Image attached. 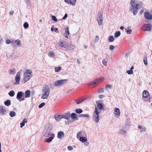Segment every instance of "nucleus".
<instances>
[{"label": "nucleus", "instance_id": "obj_26", "mask_svg": "<svg viewBox=\"0 0 152 152\" xmlns=\"http://www.w3.org/2000/svg\"><path fill=\"white\" fill-rule=\"evenodd\" d=\"M121 34V32L119 31H117L114 34V37H118Z\"/></svg>", "mask_w": 152, "mask_h": 152}, {"label": "nucleus", "instance_id": "obj_61", "mask_svg": "<svg viewBox=\"0 0 152 152\" xmlns=\"http://www.w3.org/2000/svg\"><path fill=\"white\" fill-rule=\"evenodd\" d=\"M120 28L121 30H123L124 28V27L123 26H121L120 27Z\"/></svg>", "mask_w": 152, "mask_h": 152}, {"label": "nucleus", "instance_id": "obj_58", "mask_svg": "<svg viewBox=\"0 0 152 152\" xmlns=\"http://www.w3.org/2000/svg\"><path fill=\"white\" fill-rule=\"evenodd\" d=\"M58 29L57 28H55V29H54V31L55 32H56V33L58 32Z\"/></svg>", "mask_w": 152, "mask_h": 152}, {"label": "nucleus", "instance_id": "obj_3", "mask_svg": "<svg viewBox=\"0 0 152 152\" xmlns=\"http://www.w3.org/2000/svg\"><path fill=\"white\" fill-rule=\"evenodd\" d=\"M32 74V72L31 70L29 69H27L24 73L23 78V80L25 82H26L31 78Z\"/></svg>", "mask_w": 152, "mask_h": 152}, {"label": "nucleus", "instance_id": "obj_6", "mask_svg": "<svg viewBox=\"0 0 152 152\" xmlns=\"http://www.w3.org/2000/svg\"><path fill=\"white\" fill-rule=\"evenodd\" d=\"M151 24H145L142 27V28L144 31H151Z\"/></svg>", "mask_w": 152, "mask_h": 152}, {"label": "nucleus", "instance_id": "obj_7", "mask_svg": "<svg viewBox=\"0 0 152 152\" xmlns=\"http://www.w3.org/2000/svg\"><path fill=\"white\" fill-rule=\"evenodd\" d=\"M102 14L101 12H98V18H97V21L99 25L102 24Z\"/></svg>", "mask_w": 152, "mask_h": 152}, {"label": "nucleus", "instance_id": "obj_28", "mask_svg": "<svg viewBox=\"0 0 152 152\" xmlns=\"http://www.w3.org/2000/svg\"><path fill=\"white\" fill-rule=\"evenodd\" d=\"M4 104L7 106H9L10 104V100H7L5 102Z\"/></svg>", "mask_w": 152, "mask_h": 152}, {"label": "nucleus", "instance_id": "obj_59", "mask_svg": "<svg viewBox=\"0 0 152 152\" xmlns=\"http://www.w3.org/2000/svg\"><path fill=\"white\" fill-rule=\"evenodd\" d=\"M14 13V12L13 11H12L10 12V14L11 15H12Z\"/></svg>", "mask_w": 152, "mask_h": 152}, {"label": "nucleus", "instance_id": "obj_55", "mask_svg": "<svg viewBox=\"0 0 152 152\" xmlns=\"http://www.w3.org/2000/svg\"><path fill=\"white\" fill-rule=\"evenodd\" d=\"M67 15L66 14L64 16L63 18L62 19H65L67 18Z\"/></svg>", "mask_w": 152, "mask_h": 152}, {"label": "nucleus", "instance_id": "obj_21", "mask_svg": "<svg viewBox=\"0 0 152 152\" xmlns=\"http://www.w3.org/2000/svg\"><path fill=\"white\" fill-rule=\"evenodd\" d=\"M30 96V91L29 90H26L25 92V98H28Z\"/></svg>", "mask_w": 152, "mask_h": 152}, {"label": "nucleus", "instance_id": "obj_52", "mask_svg": "<svg viewBox=\"0 0 152 152\" xmlns=\"http://www.w3.org/2000/svg\"><path fill=\"white\" fill-rule=\"evenodd\" d=\"M14 70H15L14 69H13L11 70L10 71V74H14L15 73V72H15Z\"/></svg>", "mask_w": 152, "mask_h": 152}, {"label": "nucleus", "instance_id": "obj_4", "mask_svg": "<svg viewBox=\"0 0 152 152\" xmlns=\"http://www.w3.org/2000/svg\"><path fill=\"white\" fill-rule=\"evenodd\" d=\"M100 112L97 109V107L95 108V111L94 113L93 119L96 123L99 122V113Z\"/></svg>", "mask_w": 152, "mask_h": 152}, {"label": "nucleus", "instance_id": "obj_53", "mask_svg": "<svg viewBox=\"0 0 152 152\" xmlns=\"http://www.w3.org/2000/svg\"><path fill=\"white\" fill-rule=\"evenodd\" d=\"M25 123H24L23 122H21L20 124V127L21 128H22L23 126H24V125H25Z\"/></svg>", "mask_w": 152, "mask_h": 152}, {"label": "nucleus", "instance_id": "obj_38", "mask_svg": "<svg viewBox=\"0 0 152 152\" xmlns=\"http://www.w3.org/2000/svg\"><path fill=\"white\" fill-rule=\"evenodd\" d=\"M54 52L52 51H50L49 52V54L51 56L54 57L55 54H53Z\"/></svg>", "mask_w": 152, "mask_h": 152}, {"label": "nucleus", "instance_id": "obj_8", "mask_svg": "<svg viewBox=\"0 0 152 152\" xmlns=\"http://www.w3.org/2000/svg\"><path fill=\"white\" fill-rule=\"evenodd\" d=\"M20 72H18L16 75V76L15 78V83H14V84H18L20 80Z\"/></svg>", "mask_w": 152, "mask_h": 152}, {"label": "nucleus", "instance_id": "obj_40", "mask_svg": "<svg viewBox=\"0 0 152 152\" xmlns=\"http://www.w3.org/2000/svg\"><path fill=\"white\" fill-rule=\"evenodd\" d=\"M59 45L61 47H63L64 46V42H59Z\"/></svg>", "mask_w": 152, "mask_h": 152}, {"label": "nucleus", "instance_id": "obj_11", "mask_svg": "<svg viewBox=\"0 0 152 152\" xmlns=\"http://www.w3.org/2000/svg\"><path fill=\"white\" fill-rule=\"evenodd\" d=\"M114 113L116 115V117H118L120 114L119 109L117 107H115L114 111Z\"/></svg>", "mask_w": 152, "mask_h": 152}, {"label": "nucleus", "instance_id": "obj_39", "mask_svg": "<svg viewBox=\"0 0 152 152\" xmlns=\"http://www.w3.org/2000/svg\"><path fill=\"white\" fill-rule=\"evenodd\" d=\"M112 87V86L111 85L108 84L106 86L105 88L106 89H107L108 88H111Z\"/></svg>", "mask_w": 152, "mask_h": 152}, {"label": "nucleus", "instance_id": "obj_30", "mask_svg": "<svg viewBox=\"0 0 152 152\" xmlns=\"http://www.w3.org/2000/svg\"><path fill=\"white\" fill-rule=\"evenodd\" d=\"M15 93L13 91H11L9 93V96L11 97L15 95Z\"/></svg>", "mask_w": 152, "mask_h": 152}, {"label": "nucleus", "instance_id": "obj_20", "mask_svg": "<svg viewBox=\"0 0 152 152\" xmlns=\"http://www.w3.org/2000/svg\"><path fill=\"white\" fill-rule=\"evenodd\" d=\"M104 78L103 77H100L96 79V81L99 84L103 81Z\"/></svg>", "mask_w": 152, "mask_h": 152}, {"label": "nucleus", "instance_id": "obj_25", "mask_svg": "<svg viewBox=\"0 0 152 152\" xmlns=\"http://www.w3.org/2000/svg\"><path fill=\"white\" fill-rule=\"evenodd\" d=\"M80 140L82 142H85L87 141V139L85 137H80Z\"/></svg>", "mask_w": 152, "mask_h": 152}, {"label": "nucleus", "instance_id": "obj_23", "mask_svg": "<svg viewBox=\"0 0 152 152\" xmlns=\"http://www.w3.org/2000/svg\"><path fill=\"white\" fill-rule=\"evenodd\" d=\"M55 118L57 121H59L62 118V115H56L55 116Z\"/></svg>", "mask_w": 152, "mask_h": 152}, {"label": "nucleus", "instance_id": "obj_19", "mask_svg": "<svg viewBox=\"0 0 152 152\" xmlns=\"http://www.w3.org/2000/svg\"><path fill=\"white\" fill-rule=\"evenodd\" d=\"M149 96V93L146 91H144L142 93V97L147 98Z\"/></svg>", "mask_w": 152, "mask_h": 152}, {"label": "nucleus", "instance_id": "obj_43", "mask_svg": "<svg viewBox=\"0 0 152 152\" xmlns=\"http://www.w3.org/2000/svg\"><path fill=\"white\" fill-rule=\"evenodd\" d=\"M81 116L84 117H89V116L88 115L86 114H82L80 115Z\"/></svg>", "mask_w": 152, "mask_h": 152}, {"label": "nucleus", "instance_id": "obj_22", "mask_svg": "<svg viewBox=\"0 0 152 152\" xmlns=\"http://www.w3.org/2000/svg\"><path fill=\"white\" fill-rule=\"evenodd\" d=\"M23 96V93L21 91L17 93L16 98L18 99H20Z\"/></svg>", "mask_w": 152, "mask_h": 152}, {"label": "nucleus", "instance_id": "obj_44", "mask_svg": "<svg viewBox=\"0 0 152 152\" xmlns=\"http://www.w3.org/2000/svg\"><path fill=\"white\" fill-rule=\"evenodd\" d=\"M45 105V103L44 102L40 104L39 106V107L41 108L42 107Z\"/></svg>", "mask_w": 152, "mask_h": 152}, {"label": "nucleus", "instance_id": "obj_32", "mask_svg": "<svg viewBox=\"0 0 152 152\" xmlns=\"http://www.w3.org/2000/svg\"><path fill=\"white\" fill-rule=\"evenodd\" d=\"M77 115L75 113H72L71 115V117L74 119H75L77 117Z\"/></svg>", "mask_w": 152, "mask_h": 152}, {"label": "nucleus", "instance_id": "obj_31", "mask_svg": "<svg viewBox=\"0 0 152 152\" xmlns=\"http://www.w3.org/2000/svg\"><path fill=\"white\" fill-rule=\"evenodd\" d=\"M10 115L11 117H13L15 115L16 113L14 111H12L10 113Z\"/></svg>", "mask_w": 152, "mask_h": 152}, {"label": "nucleus", "instance_id": "obj_60", "mask_svg": "<svg viewBox=\"0 0 152 152\" xmlns=\"http://www.w3.org/2000/svg\"><path fill=\"white\" fill-rule=\"evenodd\" d=\"M96 40H98L99 39V37L98 36H96L95 38Z\"/></svg>", "mask_w": 152, "mask_h": 152}, {"label": "nucleus", "instance_id": "obj_54", "mask_svg": "<svg viewBox=\"0 0 152 152\" xmlns=\"http://www.w3.org/2000/svg\"><path fill=\"white\" fill-rule=\"evenodd\" d=\"M23 122L25 124L27 122V119L26 118H24L23 120Z\"/></svg>", "mask_w": 152, "mask_h": 152}, {"label": "nucleus", "instance_id": "obj_14", "mask_svg": "<svg viewBox=\"0 0 152 152\" xmlns=\"http://www.w3.org/2000/svg\"><path fill=\"white\" fill-rule=\"evenodd\" d=\"M65 1L66 3L72 5H74L76 2V0H65Z\"/></svg>", "mask_w": 152, "mask_h": 152}, {"label": "nucleus", "instance_id": "obj_51", "mask_svg": "<svg viewBox=\"0 0 152 152\" xmlns=\"http://www.w3.org/2000/svg\"><path fill=\"white\" fill-rule=\"evenodd\" d=\"M132 31V30L131 29H129V30H127L126 31V33L127 34H130L131 33Z\"/></svg>", "mask_w": 152, "mask_h": 152}, {"label": "nucleus", "instance_id": "obj_42", "mask_svg": "<svg viewBox=\"0 0 152 152\" xmlns=\"http://www.w3.org/2000/svg\"><path fill=\"white\" fill-rule=\"evenodd\" d=\"M23 27L25 28H28V23L27 22L25 23L23 25Z\"/></svg>", "mask_w": 152, "mask_h": 152}, {"label": "nucleus", "instance_id": "obj_1", "mask_svg": "<svg viewBox=\"0 0 152 152\" xmlns=\"http://www.w3.org/2000/svg\"><path fill=\"white\" fill-rule=\"evenodd\" d=\"M130 4L132 7L130 8V10L133 13L134 15L137 13V10L140 9L142 7V3L140 1H135V0H131Z\"/></svg>", "mask_w": 152, "mask_h": 152}, {"label": "nucleus", "instance_id": "obj_57", "mask_svg": "<svg viewBox=\"0 0 152 152\" xmlns=\"http://www.w3.org/2000/svg\"><path fill=\"white\" fill-rule=\"evenodd\" d=\"M144 12V11L143 10H141L140 12V15L142 14V13H143Z\"/></svg>", "mask_w": 152, "mask_h": 152}, {"label": "nucleus", "instance_id": "obj_48", "mask_svg": "<svg viewBox=\"0 0 152 152\" xmlns=\"http://www.w3.org/2000/svg\"><path fill=\"white\" fill-rule=\"evenodd\" d=\"M81 132H79L77 134V138H80V137L81 136Z\"/></svg>", "mask_w": 152, "mask_h": 152}, {"label": "nucleus", "instance_id": "obj_45", "mask_svg": "<svg viewBox=\"0 0 152 152\" xmlns=\"http://www.w3.org/2000/svg\"><path fill=\"white\" fill-rule=\"evenodd\" d=\"M104 88H101L98 91V92L99 93H101L102 92H104Z\"/></svg>", "mask_w": 152, "mask_h": 152}, {"label": "nucleus", "instance_id": "obj_27", "mask_svg": "<svg viewBox=\"0 0 152 152\" xmlns=\"http://www.w3.org/2000/svg\"><path fill=\"white\" fill-rule=\"evenodd\" d=\"M143 61L144 64L145 65H147L148 64L147 61V57L146 56L144 57L143 58Z\"/></svg>", "mask_w": 152, "mask_h": 152}, {"label": "nucleus", "instance_id": "obj_62", "mask_svg": "<svg viewBox=\"0 0 152 152\" xmlns=\"http://www.w3.org/2000/svg\"><path fill=\"white\" fill-rule=\"evenodd\" d=\"M54 28L53 27H52L51 28V30L53 31L54 30Z\"/></svg>", "mask_w": 152, "mask_h": 152}, {"label": "nucleus", "instance_id": "obj_16", "mask_svg": "<svg viewBox=\"0 0 152 152\" xmlns=\"http://www.w3.org/2000/svg\"><path fill=\"white\" fill-rule=\"evenodd\" d=\"M6 112V110L2 106H0V113L2 115L5 114Z\"/></svg>", "mask_w": 152, "mask_h": 152}, {"label": "nucleus", "instance_id": "obj_47", "mask_svg": "<svg viewBox=\"0 0 152 152\" xmlns=\"http://www.w3.org/2000/svg\"><path fill=\"white\" fill-rule=\"evenodd\" d=\"M115 47L113 45H110L109 46V49L111 50H113L114 49Z\"/></svg>", "mask_w": 152, "mask_h": 152}, {"label": "nucleus", "instance_id": "obj_13", "mask_svg": "<svg viewBox=\"0 0 152 152\" xmlns=\"http://www.w3.org/2000/svg\"><path fill=\"white\" fill-rule=\"evenodd\" d=\"M98 85V84L96 82V80L92 82H91L89 84V85L91 87H93L94 86H96Z\"/></svg>", "mask_w": 152, "mask_h": 152}, {"label": "nucleus", "instance_id": "obj_37", "mask_svg": "<svg viewBox=\"0 0 152 152\" xmlns=\"http://www.w3.org/2000/svg\"><path fill=\"white\" fill-rule=\"evenodd\" d=\"M16 43L18 46H20V41L18 39H17L15 41Z\"/></svg>", "mask_w": 152, "mask_h": 152}, {"label": "nucleus", "instance_id": "obj_36", "mask_svg": "<svg viewBox=\"0 0 152 152\" xmlns=\"http://www.w3.org/2000/svg\"><path fill=\"white\" fill-rule=\"evenodd\" d=\"M126 72L129 75L133 74V71L132 70H128L126 71Z\"/></svg>", "mask_w": 152, "mask_h": 152}, {"label": "nucleus", "instance_id": "obj_24", "mask_svg": "<svg viewBox=\"0 0 152 152\" xmlns=\"http://www.w3.org/2000/svg\"><path fill=\"white\" fill-rule=\"evenodd\" d=\"M97 108H98L100 110L99 111L101 110H103L104 108L103 107V105L101 103H99L97 104Z\"/></svg>", "mask_w": 152, "mask_h": 152}, {"label": "nucleus", "instance_id": "obj_12", "mask_svg": "<svg viewBox=\"0 0 152 152\" xmlns=\"http://www.w3.org/2000/svg\"><path fill=\"white\" fill-rule=\"evenodd\" d=\"M144 16L145 18L148 19H152V16L148 12H145L144 13Z\"/></svg>", "mask_w": 152, "mask_h": 152}, {"label": "nucleus", "instance_id": "obj_10", "mask_svg": "<svg viewBox=\"0 0 152 152\" xmlns=\"http://www.w3.org/2000/svg\"><path fill=\"white\" fill-rule=\"evenodd\" d=\"M62 118L66 119H69L70 118V113L69 112H67L64 114L62 115Z\"/></svg>", "mask_w": 152, "mask_h": 152}, {"label": "nucleus", "instance_id": "obj_33", "mask_svg": "<svg viewBox=\"0 0 152 152\" xmlns=\"http://www.w3.org/2000/svg\"><path fill=\"white\" fill-rule=\"evenodd\" d=\"M75 112L77 113H80L82 112V110L80 108L76 109L75 110Z\"/></svg>", "mask_w": 152, "mask_h": 152}, {"label": "nucleus", "instance_id": "obj_64", "mask_svg": "<svg viewBox=\"0 0 152 152\" xmlns=\"http://www.w3.org/2000/svg\"><path fill=\"white\" fill-rule=\"evenodd\" d=\"M134 69V66H132L131 67V68H130V70H132L133 69Z\"/></svg>", "mask_w": 152, "mask_h": 152}, {"label": "nucleus", "instance_id": "obj_34", "mask_svg": "<svg viewBox=\"0 0 152 152\" xmlns=\"http://www.w3.org/2000/svg\"><path fill=\"white\" fill-rule=\"evenodd\" d=\"M61 69V66H58L55 68V71L56 72H58Z\"/></svg>", "mask_w": 152, "mask_h": 152}, {"label": "nucleus", "instance_id": "obj_15", "mask_svg": "<svg viewBox=\"0 0 152 152\" xmlns=\"http://www.w3.org/2000/svg\"><path fill=\"white\" fill-rule=\"evenodd\" d=\"M64 136V134L62 131H60L58 132L57 137L59 139H61Z\"/></svg>", "mask_w": 152, "mask_h": 152}, {"label": "nucleus", "instance_id": "obj_5", "mask_svg": "<svg viewBox=\"0 0 152 152\" xmlns=\"http://www.w3.org/2000/svg\"><path fill=\"white\" fill-rule=\"evenodd\" d=\"M67 81V80H58L54 83V85L55 86H61L65 84Z\"/></svg>", "mask_w": 152, "mask_h": 152}, {"label": "nucleus", "instance_id": "obj_46", "mask_svg": "<svg viewBox=\"0 0 152 152\" xmlns=\"http://www.w3.org/2000/svg\"><path fill=\"white\" fill-rule=\"evenodd\" d=\"M122 131H123V132L124 133H125L126 132V131L124 130V129H123V130H120L119 132H118L120 133V134H121L122 133V134H123V133H122Z\"/></svg>", "mask_w": 152, "mask_h": 152}, {"label": "nucleus", "instance_id": "obj_56", "mask_svg": "<svg viewBox=\"0 0 152 152\" xmlns=\"http://www.w3.org/2000/svg\"><path fill=\"white\" fill-rule=\"evenodd\" d=\"M103 97H104V96L103 95H99V97L100 98V99H102V98H103Z\"/></svg>", "mask_w": 152, "mask_h": 152}, {"label": "nucleus", "instance_id": "obj_18", "mask_svg": "<svg viewBox=\"0 0 152 152\" xmlns=\"http://www.w3.org/2000/svg\"><path fill=\"white\" fill-rule=\"evenodd\" d=\"M52 136L47 138L46 139V142H50L55 137V135L54 134H51Z\"/></svg>", "mask_w": 152, "mask_h": 152}, {"label": "nucleus", "instance_id": "obj_49", "mask_svg": "<svg viewBox=\"0 0 152 152\" xmlns=\"http://www.w3.org/2000/svg\"><path fill=\"white\" fill-rule=\"evenodd\" d=\"M6 42L7 44H9L11 43V41L10 39H7L6 40Z\"/></svg>", "mask_w": 152, "mask_h": 152}, {"label": "nucleus", "instance_id": "obj_35", "mask_svg": "<svg viewBox=\"0 0 152 152\" xmlns=\"http://www.w3.org/2000/svg\"><path fill=\"white\" fill-rule=\"evenodd\" d=\"M107 59H104L102 61L103 64L104 66H106L107 65Z\"/></svg>", "mask_w": 152, "mask_h": 152}, {"label": "nucleus", "instance_id": "obj_9", "mask_svg": "<svg viewBox=\"0 0 152 152\" xmlns=\"http://www.w3.org/2000/svg\"><path fill=\"white\" fill-rule=\"evenodd\" d=\"M85 99V98L84 97H81L80 98L75 100V102L77 104H79L82 103L83 101H84Z\"/></svg>", "mask_w": 152, "mask_h": 152}, {"label": "nucleus", "instance_id": "obj_2", "mask_svg": "<svg viewBox=\"0 0 152 152\" xmlns=\"http://www.w3.org/2000/svg\"><path fill=\"white\" fill-rule=\"evenodd\" d=\"M42 98L44 99H47L50 92V88L47 85H45L42 88Z\"/></svg>", "mask_w": 152, "mask_h": 152}, {"label": "nucleus", "instance_id": "obj_50", "mask_svg": "<svg viewBox=\"0 0 152 152\" xmlns=\"http://www.w3.org/2000/svg\"><path fill=\"white\" fill-rule=\"evenodd\" d=\"M73 147L71 146H69L67 147V149L69 151H71L73 149Z\"/></svg>", "mask_w": 152, "mask_h": 152}, {"label": "nucleus", "instance_id": "obj_41", "mask_svg": "<svg viewBox=\"0 0 152 152\" xmlns=\"http://www.w3.org/2000/svg\"><path fill=\"white\" fill-rule=\"evenodd\" d=\"M52 18L53 20L54 21L56 22L57 21V19L56 16L53 15L52 16Z\"/></svg>", "mask_w": 152, "mask_h": 152}, {"label": "nucleus", "instance_id": "obj_29", "mask_svg": "<svg viewBox=\"0 0 152 152\" xmlns=\"http://www.w3.org/2000/svg\"><path fill=\"white\" fill-rule=\"evenodd\" d=\"M114 39L113 37L112 36H110L108 39V40L109 42H112L114 41Z\"/></svg>", "mask_w": 152, "mask_h": 152}, {"label": "nucleus", "instance_id": "obj_17", "mask_svg": "<svg viewBox=\"0 0 152 152\" xmlns=\"http://www.w3.org/2000/svg\"><path fill=\"white\" fill-rule=\"evenodd\" d=\"M65 32L66 33H65L64 34V37L66 38L67 39L68 38V37L67 35H69V28L68 27H67L65 29Z\"/></svg>", "mask_w": 152, "mask_h": 152}, {"label": "nucleus", "instance_id": "obj_63", "mask_svg": "<svg viewBox=\"0 0 152 152\" xmlns=\"http://www.w3.org/2000/svg\"><path fill=\"white\" fill-rule=\"evenodd\" d=\"M138 128L139 129H141L142 128V126L140 125H139L138 126Z\"/></svg>", "mask_w": 152, "mask_h": 152}]
</instances>
